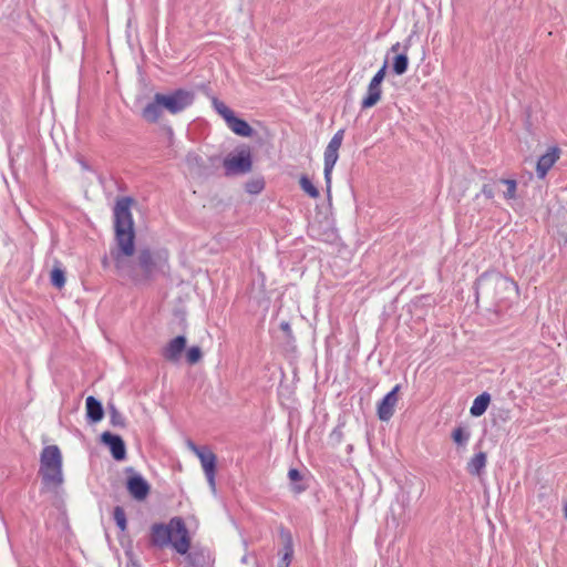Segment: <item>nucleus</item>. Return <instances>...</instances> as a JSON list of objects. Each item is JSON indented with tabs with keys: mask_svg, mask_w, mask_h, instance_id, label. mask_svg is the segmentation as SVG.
I'll return each instance as SVG.
<instances>
[{
	"mask_svg": "<svg viewBox=\"0 0 567 567\" xmlns=\"http://www.w3.org/2000/svg\"><path fill=\"white\" fill-rule=\"evenodd\" d=\"M113 517H114V520H115L117 527L122 532H124L127 527L125 511L121 506H116L113 511Z\"/></svg>",
	"mask_w": 567,
	"mask_h": 567,
	"instance_id": "30",
	"label": "nucleus"
},
{
	"mask_svg": "<svg viewBox=\"0 0 567 567\" xmlns=\"http://www.w3.org/2000/svg\"><path fill=\"white\" fill-rule=\"evenodd\" d=\"M101 441L103 444L109 446L111 454L114 460L123 461L126 457V447L123 439L111 432H103L101 435Z\"/></svg>",
	"mask_w": 567,
	"mask_h": 567,
	"instance_id": "10",
	"label": "nucleus"
},
{
	"mask_svg": "<svg viewBox=\"0 0 567 567\" xmlns=\"http://www.w3.org/2000/svg\"><path fill=\"white\" fill-rule=\"evenodd\" d=\"M399 390L400 385H395L378 404V416L381 421H389L393 416Z\"/></svg>",
	"mask_w": 567,
	"mask_h": 567,
	"instance_id": "11",
	"label": "nucleus"
},
{
	"mask_svg": "<svg viewBox=\"0 0 567 567\" xmlns=\"http://www.w3.org/2000/svg\"><path fill=\"white\" fill-rule=\"evenodd\" d=\"M288 477L292 483H295L291 487L293 493L299 494L306 489L305 485L297 484L302 480V475L297 468H290L288 472Z\"/></svg>",
	"mask_w": 567,
	"mask_h": 567,
	"instance_id": "27",
	"label": "nucleus"
},
{
	"mask_svg": "<svg viewBox=\"0 0 567 567\" xmlns=\"http://www.w3.org/2000/svg\"><path fill=\"white\" fill-rule=\"evenodd\" d=\"M186 163H187L188 167L192 171H195L197 174H200L202 168H204V166H205L203 158L198 154H195V153H188L186 155Z\"/></svg>",
	"mask_w": 567,
	"mask_h": 567,
	"instance_id": "25",
	"label": "nucleus"
},
{
	"mask_svg": "<svg viewBox=\"0 0 567 567\" xmlns=\"http://www.w3.org/2000/svg\"><path fill=\"white\" fill-rule=\"evenodd\" d=\"M151 543L159 548L171 545L178 554L185 555L190 547L185 522L181 517H173L168 524H154L151 527Z\"/></svg>",
	"mask_w": 567,
	"mask_h": 567,
	"instance_id": "2",
	"label": "nucleus"
},
{
	"mask_svg": "<svg viewBox=\"0 0 567 567\" xmlns=\"http://www.w3.org/2000/svg\"><path fill=\"white\" fill-rule=\"evenodd\" d=\"M401 49V44L399 42L394 43L392 47H391V52L393 53H398L399 50Z\"/></svg>",
	"mask_w": 567,
	"mask_h": 567,
	"instance_id": "39",
	"label": "nucleus"
},
{
	"mask_svg": "<svg viewBox=\"0 0 567 567\" xmlns=\"http://www.w3.org/2000/svg\"><path fill=\"white\" fill-rule=\"evenodd\" d=\"M470 436V432L463 426H457L452 432L453 441L460 446L465 445L468 442Z\"/></svg>",
	"mask_w": 567,
	"mask_h": 567,
	"instance_id": "26",
	"label": "nucleus"
},
{
	"mask_svg": "<svg viewBox=\"0 0 567 567\" xmlns=\"http://www.w3.org/2000/svg\"><path fill=\"white\" fill-rule=\"evenodd\" d=\"M409 49V45H404V52L398 53L392 63V70L396 75H402L408 71L409 68V58L406 54V51Z\"/></svg>",
	"mask_w": 567,
	"mask_h": 567,
	"instance_id": "21",
	"label": "nucleus"
},
{
	"mask_svg": "<svg viewBox=\"0 0 567 567\" xmlns=\"http://www.w3.org/2000/svg\"><path fill=\"white\" fill-rule=\"evenodd\" d=\"M86 417L93 423L100 422L104 416L102 403L94 396L90 395L85 401Z\"/></svg>",
	"mask_w": 567,
	"mask_h": 567,
	"instance_id": "16",
	"label": "nucleus"
},
{
	"mask_svg": "<svg viewBox=\"0 0 567 567\" xmlns=\"http://www.w3.org/2000/svg\"><path fill=\"white\" fill-rule=\"evenodd\" d=\"M185 347L186 338L184 336H177L174 339H172L163 349L162 355L165 360L169 362H176L179 360Z\"/></svg>",
	"mask_w": 567,
	"mask_h": 567,
	"instance_id": "13",
	"label": "nucleus"
},
{
	"mask_svg": "<svg viewBox=\"0 0 567 567\" xmlns=\"http://www.w3.org/2000/svg\"><path fill=\"white\" fill-rule=\"evenodd\" d=\"M188 447L196 456H198V453H202L207 446H197L195 443L189 442Z\"/></svg>",
	"mask_w": 567,
	"mask_h": 567,
	"instance_id": "37",
	"label": "nucleus"
},
{
	"mask_svg": "<svg viewBox=\"0 0 567 567\" xmlns=\"http://www.w3.org/2000/svg\"><path fill=\"white\" fill-rule=\"evenodd\" d=\"M560 150L558 147H550L544 155H542L536 164V174L538 178L543 179L548 171L559 159Z\"/></svg>",
	"mask_w": 567,
	"mask_h": 567,
	"instance_id": "12",
	"label": "nucleus"
},
{
	"mask_svg": "<svg viewBox=\"0 0 567 567\" xmlns=\"http://www.w3.org/2000/svg\"><path fill=\"white\" fill-rule=\"evenodd\" d=\"M344 137V130L341 128L330 140L324 151V179L327 183V190L330 192L332 169L339 158V148L342 145Z\"/></svg>",
	"mask_w": 567,
	"mask_h": 567,
	"instance_id": "7",
	"label": "nucleus"
},
{
	"mask_svg": "<svg viewBox=\"0 0 567 567\" xmlns=\"http://www.w3.org/2000/svg\"><path fill=\"white\" fill-rule=\"evenodd\" d=\"M126 472L132 473L126 482V488L130 495L136 501H144L150 494V484L142 475L135 473L132 467H127Z\"/></svg>",
	"mask_w": 567,
	"mask_h": 567,
	"instance_id": "8",
	"label": "nucleus"
},
{
	"mask_svg": "<svg viewBox=\"0 0 567 567\" xmlns=\"http://www.w3.org/2000/svg\"><path fill=\"white\" fill-rule=\"evenodd\" d=\"M264 185L261 182L256 181L247 184V190L251 194H257L262 189Z\"/></svg>",
	"mask_w": 567,
	"mask_h": 567,
	"instance_id": "36",
	"label": "nucleus"
},
{
	"mask_svg": "<svg viewBox=\"0 0 567 567\" xmlns=\"http://www.w3.org/2000/svg\"><path fill=\"white\" fill-rule=\"evenodd\" d=\"M158 100L161 99L158 93H156L153 97V101L147 103L142 110V117L148 123H156L165 110Z\"/></svg>",
	"mask_w": 567,
	"mask_h": 567,
	"instance_id": "15",
	"label": "nucleus"
},
{
	"mask_svg": "<svg viewBox=\"0 0 567 567\" xmlns=\"http://www.w3.org/2000/svg\"><path fill=\"white\" fill-rule=\"evenodd\" d=\"M223 166L226 176H238L250 173L252 169L250 147L243 145L236 148L235 153L228 154L224 158Z\"/></svg>",
	"mask_w": 567,
	"mask_h": 567,
	"instance_id": "5",
	"label": "nucleus"
},
{
	"mask_svg": "<svg viewBox=\"0 0 567 567\" xmlns=\"http://www.w3.org/2000/svg\"><path fill=\"white\" fill-rule=\"evenodd\" d=\"M50 280L53 287L61 289L65 285V274L64 270L60 267L59 262L53 267L50 274Z\"/></svg>",
	"mask_w": 567,
	"mask_h": 567,
	"instance_id": "22",
	"label": "nucleus"
},
{
	"mask_svg": "<svg viewBox=\"0 0 567 567\" xmlns=\"http://www.w3.org/2000/svg\"><path fill=\"white\" fill-rule=\"evenodd\" d=\"M213 105L215 111L227 122L233 115L234 112L221 101L214 97Z\"/></svg>",
	"mask_w": 567,
	"mask_h": 567,
	"instance_id": "28",
	"label": "nucleus"
},
{
	"mask_svg": "<svg viewBox=\"0 0 567 567\" xmlns=\"http://www.w3.org/2000/svg\"><path fill=\"white\" fill-rule=\"evenodd\" d=\"M197 457L200 461L202 467L204 470L209 486L213 489H215L217 456L210 449L206 447L202 453H198Z\"/></svg>",
	"mask_w": 567,
	"mask_h": 567,
	"instance_id": "9",
	"label": "nucleus"
},
{
	"mask_svg": "<svg viewBox=\"0 0 567 567\" xmlns=\"http://www.w3.org/2000/svg\"><path fill=\"white\" fill-rule=\"evenodd\" d=\"M280 538L282 542V557L278 561L277 567H289L293 556V543L291 533L284 527L280 528Z\"/></svg>",
	"mask_w": 567,
	"mask_h": 567,
	"instance_id": "14",
	"label": "nucleus"
},
{
	"mask_svg": "<svg viewBox=\"0 0 567 567\" xmlns=\"http://www.w3.org/2000/svg\"><path fill=\"white\" fill-rule=\"evenodd\" d=\"M515 286L514 281L497 271H486L475 281L476 302L482 298L491 303H496L505 298V291Z\"/></svg>",
	"mask_w": 567,
	"mask_h": 567,
	"instance_id": "3",
	"label": "nucleus"
},
{
	"mask_svg": "<svg viewBox=\"0 0 567 567\" xmlns=\"http://www.w3.org/2000/svg\"><path fill=\"white\" fill-rule=\"evenodd\" d=\"M158 95L161 99L158 102L162 103L165 111L173 115L186 110L195 100L194 92L185 89H177L166 94L158 93Z\"/></svg>",
	"mask_w": 567,
	"mask_h": 567,
	"instance_id": "6",
	"label": "nucleus"
},
{
	"mask_svg": "<svg viewBox=\"0 0 567 567\" xmlns=\"http://www.w3.org/2000/svg\"><path fill=\"white\" fill-rule=\"evenodd\" d=\"M385 71H386V62H384L382 68L374 74V76L372 78L370 83L381 85L382 81L384 80V76H385Z\"/></svg>",
	"mask_w": 567,
	"mask_h": 567,
	"instance_id": "32",
	"label": "nucleus"
},
{
	"mask_svg": "<svg viewBox=\"0 0 567 567\" xmlns=\"http://www.w3.org/2000/svg\"><path fill=\"white\" fill-rule=\"evenodd\" d=\"M382 95V87L379 84L369 83L365 96L361 102L362 109H370L374 106Z\"/></svg>",
	"mask_w": 567,
	"mask_h": 567,
	"instance_id": "19",
	"label": "nucleus"
},
{
	"mask_svg": "<svg viewBox=\"0 0 567 567\" xmlns=\"http://www.w3.org/2000/svg\"><path fill=\"white\" fill-rule=\"evenodd\" d=\"M202 357H203L202 350L197 346L190 347L186 352V361L189 364H196L197 362L200 361Z\"/></svg>",
	"mask_w": 567,
	"mask_h": 567,
	"instance_id": "31",
	"label": "nucleus"
},
{
	"mask_svg": "<svg viewBox=\"0 0 567 567\" xmlns=\"http://www.w3.org/2000/svg\"><path fill=\"white\" fill-rule=\"evenodd\" d=\"M39 475L48 491H56L63 484L62 454L56 445H49L42 450Z\"/></svg>",
	"mask_w": 567,
	"mask_h": 567,
	"instance_id": "4",
	"label": "nucleus"
},
{
	"mask_svg": "<svg viewBox=\"0 0 567 567\" xmlns=\"http://www.w3.org/2000/svg\"><path fill=\"white\" fill-rule=\"evenodd\" d=\"M133 198L121 197L114 206L115 247L110 250L115 269L121 277L143 284L167 267L166 250L140 248L135 255L134 220L131 213Z\"/></svg>",
	"mask_w": 567,
	"mask_h": 567,
	"instance_id": "1",
	"label": "nucleus"
},
{
	"mask_svg": "<svg viewBox=\"0 0 567 567\" xmlns=\"http://www.w3.org/2000/svg\"><path fill=\"white\" fill-rule=\"evenodd\" d=\"M102 264H103L104 267H106L109 265L107 257L103 258Z\"/></svg>",
	"mask_w": 567,
	"mask_h": 567,
	"instance_id": "40",
	"label": "nucleus"
},
{
	"mask_svg": "<svg viewBox=\"0 0 567 567\" xmlns=\"http://www.w3.org/2000/svg\"><path fill=\"white\" fill-rule=\"evenodd\" d=\"M107 410H109V414H110V422L113 426H117V427H125V419L124 416L120 413V411L116 409V406L114 404H109L107 405Z\"/></svg>",
	"mask_w": 567,
	"mask_h": 567,
	"instance_id": "24",
	"label": "nucleus"
},
{
	"mask_svg": "<svg viewBox=\"0 0 567 567\" xmlns=\"http://www.w3.org/2000/svg\"><path fill=\"white\" fill-rule=\"evenodd\" d=\"M226 123L236 135L250 137L254 133L252 127L245 120L237 117L235 114Z\"/></svg>",
	"mask_w": 567,
	"mask_h": 567,
	"instance_id": "18",
	"label": "nucleus"
},
{
	"mask_svg": "<svg viewBox=\"0 0 567 567\" xmlns=\"http://www.w3.org/2000/svg\"><path fill=\"white\" fill-rule=\"evenodd\" d=\"M557 215H559L563 219V224L560 225L561 234L566 235L567 234V208L560 207L557 212Z\"/></svg>",
	"mask_w": 567,
	"mask_h": 567,
	"instance_id": "33",
	"label": "nucleus"
},
{
	"mask_svg": "<svg viewBox=\"0 0 567 567\" xmlns=\"http://www.w3.org/2000/svg\"><path fill=\"white\" fill-rule=\"evenodd\" d=\"M498 183L506 185L504 197L506 199H514L516 197L517 183L515 179L501 178Z\"/></svg>",
	"mask_w": 567,
	"mask_h": 567,
	"instance_id": "29",
	"label": "nucleus"
},
{
	"mask_svg": "<svg viewBox=\"0 0 567 567\" xmlns=\"http://www.w3.org/2000/svg\"><path fill=\"white\" fill-rule=\"evenodd\" d=\"M299 184L301 189L308 194L311 198H318L319 197V190L313 185V183L310 181V178L307 175H302L299 179Z\"/></svg>",
	"mask_w": 567,
	"mask_h": 567,
	"instance_id": "23",
	"label": "nucleus"
},
{
	"mask_svg": "<svg viewBox=\"0 0 567 567\" xmlns=\"http://www.w3.org/2000/svg\"><path fill=\"white\" fill-rule=\"evenodd\" d=\"M280 328H281L285 332H287V333H290V332H291V329H290V326H289V323H288V322H281Z\"/></svg>",
	"mask_w": 567,
	"mask_h": 567,
	"instance_id": "38",
	"label": "nucleus"
},
{
	"mask_svg": "<svg viewBox=\"0 0 567 567\" xmlns=\"http://www.w3.org/2000/svg\"><path fill=\"white\" fill-rule=\"evenodd\" d=\"M330 439L334 442V443H340L343 439V432H342V426H337L330 434Z\"/></svg>",
	"mask_w": 567,
	"mask_h": 567,
	"instance_id": "35",
	"label": "nucleus"
},
{
	"mask_svg": "<svg viewBox=\"0 0 567 567\" xmlns=\"http://www.w3.org/2000/svg\"><path fill=\"white\" fill-rule=\"evenodd\" d=\"M564 514H565V517H567V504L564 506Z\"/></svg>",
	"mask_w": 567,
	"mask_h": 567,
	"instance_id": "41",
	"label": "nucleus"
},
{
	"mask_svg": "<svg viewBox=\"0 0 567 567\" xmlns=\"http://www.w3.org/2000/svg\"><path fill=\"white\" fill-rule=\"evenodd\" d=\"M486 463V453L478 452L467 462L466 470L472 476L480 477L483 474Z\"/></svg>",
	"mask_w": 567,
	"mask_h": 567,
	"instance_id": "17",
	"label": "nucleus"
},
{
	"mask_svg": "<svg viewBox=\"0 0 567 567\" xmlns=\"http://www.w3.org/2000/svg\"><path fill=\"white\" fill-rule=\"evenodd\" d=\"M491 402V395L486 392L475 398L470 412L473 416H481L485 413Z\"/></svg>",
	"mask_w": 567,
	"mask_h": 567,
	"instance_id": "20",
	"label": "nucleus"
},
{
	"mask_svg": "<svg viewBox=\"0 0 567 567\" xmlns=\"http://www.w3.org/2000/svg\"><path fill=\"white\" fill-rule=\"evenodd\" d=\"M482 194L492 199L495 196V186L493 184H484L482 187Z\"/></svg>",
	"mask_w": 567,
	"mask_h": 567,
	"instance_id": "34",
	"label": "nucleus"
}]
</instances>
